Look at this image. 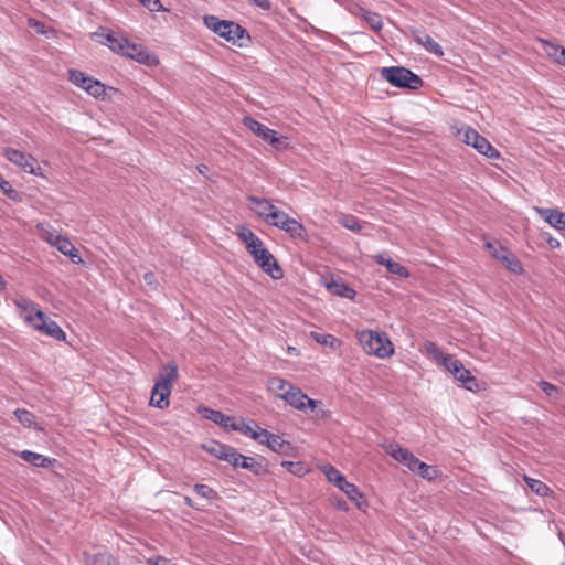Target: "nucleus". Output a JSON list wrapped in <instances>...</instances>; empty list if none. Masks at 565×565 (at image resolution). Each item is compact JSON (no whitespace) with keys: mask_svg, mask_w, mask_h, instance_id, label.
<instances>
[{"mask_svg":"<svg viewBox=\"0 0 565 565\" xmlns=\"http://www.w3.org/2000/svg\"><path fill=\"white\" fill-rule=\"evenodd\" d=\"M19 457L34 467H50L55 462V459H51L31 450H22L19 454Z\"/></svg>","mask_w":565,"mask_h":565,"instance_id":"obj_25","label":"nucleus"},{"mask_svg":"<svg viewBox=\"0 0 565 565\" xmlns=\"http://www.w3.org/2000/svg\"><path fill=\"white\" fill-rule=\"evenodd\" d=\"M54 247L63 255L68 256L74 264H81L83 262L78 250L67 237L61 236Z\"/></svg>","mask_w":565,"mask_h":565,"instance_id":"obj_22","label":"nucleus"},{"mask_svg":"<svg viewBox=\"0 0 565 565\" xmlns=\"http://www.w3.org/2000/svg\"><path fill=\"white\" fill-rule=\"evenodd\" d=\"M426 352L434 358L436 363L440 366H443L446 363V359L450 358L451 354L443 352L436 343L434 342H426L425 343Z\"/></svg>","mask_w":565,"mask_h":565,"instance_id":"obj_35","label":"nucleus"},{"mask_svg":"<svg viewBox=\"0 0 565 565\" xmlns=\"http://www.w3.org/2000/svg\"><path fill=\"white\" fill-rule=\"evenodd\" d=\"M486 247L491 253V255L497 259H498V256H504L508 252L502 246H500L495 243H491V242L486 243Z\"/></svg>","mask_w":565,"mask_h":565,"instance_id":"obj_47","label":"nucleus"},{"mask_svg":"<svg viewBox=\"0 0 565 565\" xmlns=\"http://www.w3.org/2000/svg\"><path fill=\"white\" fill-rule=\"evenodd\" d=\"M243 124L257 137L268 142L270 146L279 149L286 141V137L278 136L277 131L268 128L264 124L257 121L252 117H245Z\"/></svg>","mask_w":565,"mask_h":565,"instance_id":"obj_13","label":"nucleus"},{"mask_svg":"<svg viewBox=\"0 0 565 565\" xmlns=\"http://www.w3.org/2000/svg\"><path fill=\"white\" fill-rule=\"evenodd\" d=\"M13 303L24 322L28 324L29 317L34 318L38 312H42L40 306L35 301L22 296L14 298Z\"/></svg>","mask_w":565,"mask_h":565,"instance_id":"obj_18","label":"nucleus"},{"mask_svg":"<svg viewBox=\"0 0 565 565\" xmlns=\"http://www.w3.org/2000/svg\"><path fill=\"white\" fill-rule=\"evenodd\" d=\"M2 154L8 161L22 169L24 172L34 175L41 174V167L32 154L11 147L3 148Z\"/></svg>","mask_w":565,"mask_h":565,"instance_id":"obj_9","label":"nucleus"},{"mask_svg":"<svg viewBox=\"0 0 565 565\" xmlns=\"http://www.w3.org/2000/svg\"><path fill=\"white\" fill-rule=\"evenodd\" d=\"M322 471L326 475L328 481L333 483L337 488L345 480V477L337 468L330 465L323 466Z\"/></svg>","mask_w":565,"mask_h":565,"instance_id":"obj_38","label":"nucleus"},{"mask_svg":"<svg viewBox=\"0 0 565 565\" xmlns=\"http://www.w3.org/2000/svg\"><path fill=\"white\" fill-rule=\"evenodd\" d=\"M548 245L552 247V248H558L561 246L559 242L556 239V238H550L547 241Z\"/></svg>","mask_w":565,"mask_h":565,"instance_id":"obj_55","label":"nucleus"},{"mask_svg":"<svg viewBox=\"0 0 565 565\" xmlns=\"http://www.w3.org/2000/svg\"><path fill=\"white\" fill-rule=\"evenodd\" d=\"M232 430L239 431L259 443L265 429L260 428L254 420L245 422L241 418L239 420L235 419Z\"/></svg>","mask_w":565,"mask_h":565,"instance_id":"obj_20","label":"nucleus"},{"mask_svg":"<svg viewBox=\"0 0 565 565\" xmlns=\"http://www.w3.org/2000/svg\"><path fill=\"white\" fill-rule=\"evenodd\" d=\"M278 397L296 409L306 411L307 408H310L311 412L316 411V416L319 418L324 419L331 415L328 409H318V406L322 404L321 401L309 398L308 395L297 386H289V388L286 390L285 393L279 394Z\"/></svg>","mask_w":565,"mask_h":565,"instance_id":"obj_4","label":"nucleus"},{"mask_svg":"<svg viewBox=\"0 0 565 565\" xmlns=\"http://www.w3.org/2000/svg\"><path fill=\"white\" fill-rule=\"evenodd\" d=\"M360 9H363V8H362V7H360V6H355V7L351 10L352 14L361 17V11H360Z\"/></svg>","mask_w":565,"mask_h":565,"instance_id":"obj_56","label":"nucleus"},{"mask_svg":"<svg viewBox=\"0 0 565 565\" xmlns=\"http://www.w3.org/2000/svg\"><path fill=\"white\" fill-rule=\"evenodd\" d=\"M498 259L501 260L505 267L514 274H521L523 270L521 262L510 252H507L504 256H498Z\"/></svg>","mask_w":565,"mask_h":565,"instance_id":"obj_36","label":"nucleus"},{"mask_svg":"<svg viewBox=\"0 0 565 565\" xmlns=\"http://www.w3.org/2000/svg\"><path fill=\"white\" fill-rule=\"evenodd\" d=\"M194 491L196 492L198 495H200L202 498H205L209 500L217 499V492L206 484H201V483L195 484Z\"/></svg>","mask_w":565,"mask_h":565,"instance_id":"obj_43","label":"nucleus"},{"mask_svg":"<svg viewBox=\"0 0 565 565\" xmlns=\"http://www.w3.org/2000/svg\"><path fill=\"white\" fill-rule=\"evenodd\" d=\"M381 75L395 87L418 89L423 85L418 75L402 66L383 67Z\"/></svg>","mask_w":565,"mask_h":565,"instance_id":"obj_6","label":"nucleus"},{"mask_svg":"<svg viewBox=\"0 0 565 565\" xmlns=\"http://www.w3.org/2000/svg\"><path fill=\"white\" fill-rule=\"evenodd\" d=\"M145 7L152 12H159L162 10L160 0H139Z\"/></svg>","mask_w":565,"mask_h":565,"instance_id":"obj_49","label":"nucleus"},{"mask_svg":"<svg viewBox=\"0 0 565 565\" xmlns=\"http://www.w3.org/2000/svg\"><path fill=\"white\" fill-rule=\"evenodd\" d=\"M178 379V366L175 363L163 365L159 379L154 383L150 398V405L163 409L169 405V396L173 382Z\"/></svg>","mask_w":565,"mask_h":565,"instance_id":"obj_2","label":"nucleus"},{"mask_svg":"<svg viewBox=\"0 0 565 565\" xmlns=\"http://www.w3.org/2000/svg\"><path fill=\"white\" fill-rule=\"evenodd\" d=\"M523 479L531 491L540 497H547L551 492L550 488L541 480L531 478L529 476H524Z\"/></svg>","mask_w":565,"mask_h":565,"instance_id":"obj_34","label":"nucleus"},{"mask_svg":"<svg viewBox=\"0 0 565 565\" xmlns=\"http://www.w3.org/2000/svg\"><path fill=\"white\" fill-rule=\"evenodd\" d=\"M535 211L553 228L557 231L565 230V212L545 207H535Z\"/></svg>","mask_w":565,"mask_h":565,"instance_id":"obj_17","label":"nucleus"},{"mask_svg":"<svg viewBox=\"0 0 565 565\" xmlns=\"http://www.w3.org/2000/svg\"><path fill=\"white\" fill-rule=\"evenodd\" d=\"M374 259L377 264L385 266L391 274L399 277H408V270L399 263L391 259L386 254L375 255Z\"/></svg>","mask_w":565,"mask_h":565,"instance_id":"obj_23","label":"nucleus"},{"mask_svg":"<svg viewBox=\"0 0 565 565\" xmlns=\"http://www.w3.org/2000/svg\"><path fill=\"white\" fill-rule=\"evenodd\" d=\"M252 4L263 9V10H269L271 8L270 0H248Z\"/></svg>","mask_w":565,"mask_h":565,"instance_id":"obj_51","label":"nucleus"},{"mask_svg":"<svg viewBox=\"0 0 565 565\" xmlns=\"http://www.w3.org/2000/svg\"><path fill=\"white\" fill-rule=\"evenodd\" d=\"M563 408L565 409V399H564Z\"/></svg>","mask_w":565,"mask_h":565,"instance_id":"obj_61","label":"nucleus"},{"mask_svg":"<svg viewBox=\"0 0 565 565\" xmlns=\"http://www.w3.org/2000/svg\"><path fill=\"white\" fill-rule=\"evenodd\" d=\"M87 565H117L116 558L108 552H98L86 556Z\"/></svg>","mask_w":565,"mask_h":565,"instance_id":"obj_30","label":"nucleus"},{"mask_svg":"<svg viewBox=\"0 0 565 565\" xmlns=\"http://www.w3.org/2000/svg\"><path fill=\"white\" fill-rule=\"evenodd\" d=\"M198 413L205 419L211 420L225 429L234 427L235 418L223 414L221 411L212 409L205 406H200Z\"/></svg>","mask_w":565,"mask_h":565,"instance_id":"obj_16","label":"nucleus"},{"mask_svg":"<svg viewBox=\"0 0 565 565\" xmlns=\"http://www.w3.org/2000/svg\"><path fill=\"white\" fill-rule=\"evenodd\" d=\"M239 467L249 470L255 476H260L267 472L266 466L262 461L248 456H243Z\"/></svg>","mask_w":565,"mask_h":565,"instance_id":"obj_29","label":"nucleus"},{"mask_svg":"<svg viewBox=\"0 0 565 565\" xmlns=\"http://www.w3.org/2000/svg\"><path fill=\"white\" fill-rule=\"evenodd\" d=\"M269 388L274 392H277L278 395L285 393L289 386H292L289 382L281 377H271L268 382Z\"/></svg>","mask_w":565,"mask_h":565,"instance_id":"obj_42","label":"nucleus"},{"mask_svg":"<svg viewBox=\"0 0 565 565\" xmlns=\"http://www.w3.org/2000/svg\"><path fill=\"white\" fill-rule=\"evenodd\" d=\"M310 335L312 339H315L318 343L322 345H327L332 349H337L340 347V341L332 334L312 331Z\"/></svg>","mask_w":565,"mask_h":565,"instance_id":"obj_37","label":"nucleus"},{"mask_svg":"<svg viewBox=\"0 0 565 565\" xmlns=\"http://www.w3.org/2000/svg\"><path fill=\"white\" fill-rule=\"evenodd\" d=\"M70 81L77 87L84 89L90 96L104 100L107 95L106 86L98 79L88 76L86 73L71 68Z\"/></svg>","mask_w":565,"mask_h":565,"instance_id":"obj_8","label":"nucleus"},{"mask_svg":"<svg viewBox=\"0 0 565 565\" xmlns=\"http://www.w3.org/2000/svg\"><path fill=\"white\" fill-rule=\"evenodd\" d=\"M463 142L487 158L498 159L500 157L499 151L473 128L467 127L463 129Z\"/></svg>","mask_w":565,"mask_h":565,"instance_id":"obj_12","label":"nucleus"},{"mask_svg":"<svg viewBox=\"0 0 565 565\" xmlns=\"http://www.w3.org/2000/svg\"><path fill=\"white\" fill-rule=\"evenodd\" d=\"M0 189L4 192V193H10V192H13V189L10 184L9 181H7L1 174H0Z\"/></svg>","mask_w":565,"mask_h":565,"instance_id":"obj_53","label":"nucleus"},{"mask_svg":"<svg viewBox=\"0 0 565 565\" xmlns=\"http://www.w3.org/2000/svg\"><path fill=\"white\" fill-rule=\"evenodd\" d=\"M414 41L422 45L427 52L440 57L444 55L443 47L427 33L414 32Z\"/></svg>","mask_w":565,"mask_h":565,"instance_id":"obj_21","label":"nucleus"},{"mask_svg":"<svg viewBox=\"0 0 565 565\" xmlns=\"http://www.w3.org/2000/svg\"><path fill=\"white\" fill-rule=\"evenodd\" d=\"M327 288L332 295L347 299H353L356 295L355 290L343 281H331L327 285Z\"/></svg>","mask_w":565,"mask_h":565,"instance_id":"obj_27","label":"nucleus"},{"mask_svg":"<svg viewBox=\"0 0 565 565\" xmlns=\"http://www.w3.org/2000/svg\"><path fill=\"white\" fill-rule=\"evenodd\" d=\"M281 466L295 476H302L307 472V468L302 462L282 461Z\"/></svg>","mask_w":565,"mask_h":565,"instance_id":"obj_44","label":"nucleus"},{"mask_svg":"<svg viewBox=\"0 0 565 565\" xmlns=\"http://www.w3.org/2000/svg\"><path fill=\"white\" fill-rule=\"evenodd\" d=\"M285 222H280V230L288 233L291 237L303 238L306 236V230L303 225L296 218L288 217L284 218Z\"/></svg>","mask_w":565,"mask_h":565,"instance_id":"obj_26","label":"nucleus"},{"mask_svg":"<svg viewBox=\"0 0 565 565\" xmlns=\"http://www.w3.org/2000/svg\"><path fill=\"white\" fill-rule=\"evenodd\" d=\"M247 201L250 203V210L263 218L265 223L268 218L277 217V214H274L277 207L269 200L249 195Z\"/></svg>","mask_w":565,"mask_h":565,"instance_id":"obj_15","label":"nucleus"},{"mask_svg":"<svg viewBox=\"0 0 565 565\" xmlns=\"http://www.w3.org/2000/svg\"><path fill=\"white\" fill-rule=\"evenodd\" d=\"M274 214H277V217L268 218L266 224L278 227L280 230V222H285L284 218H288L289 215L278 209L274 212Z\"/></svg>","mask_w":565,"mask_h":565,"instance_id":"obj_48","label":"nucleus"},{"mask_svg":"<svg viewBox=\"0 0 565 565\" xmlns=\"http://www.w3.org/2000/svg\"><path fill=\"white\" fill-rule=\"evenodd\" d=\"M184 503L188 507H191V508L193 507V502H192L191 498H189V497H184Z\"/></svg>","mask_w":565,"mask_h":565,"instance_id":"obj_57","label":"nucleus"},{"mask_svg":"<svg viewBox=\"0 0 565 565\" xmlns=\"http://www.w3.org/2000/svg\"><path fill=\"white\" fill-rule=\"evenodd\" d=\"M361 18L370 25L374 31H381L383 28V21L379 13L371 12L366 9H360Z\"/></svg>","mask_w":565,"mask_h":565,"instance_id":"obj_33","label":"nucleus"},{"mask_svg":"<svg viewBox=\"0 0 565 565\" xmlns=\"http://www.w3.org/2000/svg\"><path fill=\"white\" fill-rule=\"evenodd\" d=\"M204 24L215 34L233 44H237L238 41L243 39L246 33L245 29L242 28L239 24L233 21L221 20L216 15L212 14L204 17Z\"/></svg>","mask_w":565,"mask_h":565,"instance_id":"obj_5","label":"nucleus"},{"mask_svg":"<svg viewBox=\"0 0 565 565\" xmlns=\"http://www.w3.org/2000/svg\"><path fill=\"white\" fill-rule=\"evenodd\" d=\"M149 565H177L174 563H171L169 559L158 556V557H151L147 561Z\"/></svg>","mask_w":565,"mask_h":565,"instance_id":"obj_50","label":"nucleus"},{"mask_svg":"<svg viewBox=\"0 0 565 565\" xmlns=\"http://www.w3.org/2000/svg\"><path fill=\"white\" fill-rule=\"evenodd\" d=\"M14 416L15 418L19 420V423H21L24 427H32L33 424H34V415L28 411V409H23V408H17L14 411Z\"/></svg>","mask_w":565,"mask_h":565,"instance_id":"obj_41","label":"nucleus"},{"mask_svg":"<svg viewBox=\"0 0 565 565\" xmlns=\"http://www.w3.org/2000/svg\"><path fill=\"white\" fill-rule=\"evenodd\" d=\"M358 340L365 353L380 359L393 355L394 347L385 332L363 330L358 333Z\"/></svg>","mask_w":565,"mask_h":565,"instance_id":"obj_3","label":"nucleus"},{"mask_svg":"<svg viewBox=\"0 0 565 565\" xmlns=\"http://www.w3.org/2000/svg\"><path fill=\"white\" fill-rule=\"evenodd\" d=\"M104 44L108 45L114 52L135 60L147 66H153L159 63L156 55L150 54L141 44L131 43L127 38L107 33Z\"/></svg>","mask_w":565,"mask_h":565,"instance_id":"obj_1","label":"nucleus"},{"mask_svg":"<svg viewBox=\"0 0 565 565\" xmlns=\"http://www.w3.org/2000/svg\"><path fill=\"white\" fill-rule=\"evenodd\" d=\"M143 280L148 286L157 288L156 275L152 271H148L143 275Z\"/></svg>","mask_w":565,"mask_h":565,"instance_id":"obj_52","label":"nucleus"},{"mask_svg":"<svg viewBox=\"0 0 565 565\" xmlns=\"http://www.w3.org/2000/svg\"><path fill=\"white\" fill-rule=\"evenodd\" d=\"M338 507L342 510H347V502L343 501V502L339 503Z\"/></svg>","mask_w":565,"mask_h":565,"instance_id":"obj_59","label":"nucleus"},{"mask_svg":"<svg viewBox=\"0 0 565 565\" xmlns=\"http://www.w3.org/2000/svg\"><path fill=\"white\" fill-rule=\"evenodd\" d=\"M342 492L347 494V497L355 502L358 508H361L360 500L363 498V494L360 492V490L351 482H349L347 479L343 481V483L339 484L338 487Z\"/></svg>","mask_w":565,"mask_h":565,"instance_id":"obj_32","label":"nucleus"},{"mask_svg":"<svg viewBox=\"0 0 565 565\" xmlns=\"http://www.w3.org/2000/svg\"><path fill=\"white\" fill-rule=\"evenodd\" d=\"M39 234L42 239L46 241L52 246H54L57 239L62 236L57 231L49 225H40Z\"/></svg>","mask_w":565,"mask_h":565,"instance_id":"obj_39","label":"nucleus"},{"mask_svg":"<svg viewBox=\"0 0 565 565\" xmlns=\"http://www.w3.org/2000/svg\"><path fill=\"white\" fill-rule=\"evenodd\" d=\"M544 53L559 65L565 66V47L551 41H542Z\"/></svg>","mask_w":565,"mask_h":565,"instance_id":"obj_24","label":"nucleus"},{"mask_svg":"<svg viewBox=\"0 0 565 565\" xmlns=\"http://www.w3.org/2000/svg\"><path fill=\"white\" fill-rule=\"evenodd\" d=\"M288 352L297 354V350L294 347H288Z\"/></svg>","mask_w":565,"mask_h":565,"instance_id":"obj_60","label":"nucleus"},{"mask_svg":"<svg viewBox=\"0 0 565 565\" xmlns=\"http://www.w3.org/2000/svg\"><path fill=\"white\" fill-rule=\"evenodd\" d=\"M7 286V282L6 280L3 279V277L0 275V289H4Z\"/></svg>","mask_w":565,"mask_h":565,"instance_id":"obj_58","label":"nucleus"},{"mask_svg":"<svg viewBox=\"0 0 565 565\" xmlns=\"http://www.w3.org/2000/svg\"><path fill=\"white\" fill-rule=\"evenodd\" d=\"M262 445H266L270 450L277 454H287L291 449L290 443L284 440L279 435H275L268 430H264Z\"/></svg>","mask_w":565,"mask_h":565,"instance_id":"obj_19","label":"nucleus"},{"mask_svg":"<svg viewBox=\"0 0 565 565\" xmlns=\"http://www.w3.org/2000/svg\"><path fill=\"white\" fill-rule=\"evenodd\" d=\"M341 224L343 227L352 232H360L362 228V226L359 223V220L354 216H344L341 221Z\"/></svg>","mask_w":565,"mask_h":565,"instance_id":"obj_45","label":"nucleus"},{"mask_svg":"<svg viewBox=\"0 0 565 565\" xmlns=\"http://www.w3.org/2000/svg\"><path fill=\"white\" fill-rule=\"evenodd\" d=\"M220 454H217V459L227 461L233 467H239L241 461L244 455L239 454L235 448L228 447H218Z\"/></svg>","mask_w":565,"mask_h":565,"instance_id":"obj_28","label":"nucleus"},{"mask_svg":"<svg viewBox=\"0 0 565 565\" xmlns=\"http://www.w3.org/2000/svg\"><path fill=\"white\" fill-rule=\"evenodd\" d=\"M237 235L239 239L245 244L247 250L249 248H255V245L262 242V239L256 236L247 226L238 227Z\"/></svg>","mask_w":565,"mask_h":565,"instance_id":"obj_31","label":"nucleus"},{"mask_svg":"<svg viewBox=\"0 0 565 565\" xmlns=\"http://www.w3.org/2000/svg\"><path fill=\"white\" fill-rule=\"evenodd\" d=\"M539 386L547 396L557 397L558 388L554 384L542 380L539 382Z\"/></svg>","mask_w":565,"mask_h":565,"instance_id":"obj_46","label":"nucleus"},{"mask_svg":"<svg viewBox=\"0 0 565 565\" xmlns=\"http://www.w3.org/2000/svg\"><path fill=\"white\" fill-rule=\"evenodd\" d=\"M415 475L425 480L431 481L439 476V470L436 467L428 466L427 463L423 462L419 469L416 470Z\"/></svg>","mask_w":565,"mask_h":565,"instance_id":"obj_40","label":"nucleus"},{"mask_svg":"<svg viewBox=\"0 0 565 565\" xmlns=\"http://www.w3.org/2000/svg\"><path fill=\"white\" fill-rule=\"evenodd\" d=\"M443 367H445V370L449 372L456 381L460 382L466 390L470 392H477L479 390V383L477 379L472 376L470 371L467 370L463 364L452 355L446 359V363L443 365Z\"/></svg>","mask_w":565,"mask_h":565,"instance_id":"obj_10","label":"nucleus"},{"mask_svg":"<svg viewBox=\"0 0 565 565\" xmlns=\"http://www.w3.org/2000/svg\"><path fill=\"white\" fill-rule=\"evenodd\" d=\"M385 451L394 460L407 467L413 473L419 469L423 461L414 456L408 449L402 447L399 444L391 443L385 447Z\"/></svg>","mask_w":565,"mask_h":565,"instance_id":"obj_14","label":"nucleus"},{"mask_svg":"<svg viewBox=\"0 0 565 565\" xmlns=\"http://www.w3.org/2000/svg\"><path fill=\"white\" fill-rule=\"evenodd\" d=\"M29 326L40 333L45 334L46 337H50L54 340H66V333L62 330V328L43 311L38 312L34 318L29 317Z\"/></svg>","mask_w":565,"mask_h":565,"instance_id":"obj_11","label":"nucleus"},{"mask_svg":"<svg viewBox=\"0 0 565 565\" xmlns=\"http://www.w3.org/2000/svg\"><path fill=\"white\" fill-rule=\"evenodd\" d=\"M218 447H227L226 445L213 443L211 447L206 448L209 452L213 454L217 458V454H220Z\"/></svg>","mask_w":565,"mask_h":565,"instance_id":"obj_54","label":"nucleus"},{"mask_svg":"<svg viewBox=\"0 0 565 565\" xmlns=\"http://www.w3.org/2000/svg\"><path fill=\"white\" fill-rule=\"evenodd\" d=\"M253 256L254 262L273 279H280L284 276V271L273 254L265 248L263 241L255 245V248L248 249Z\"/></svg>","mask_w":565,"mask_h":565,"instance_id":"obj_7","label":"nucleus"}]
</instances>
